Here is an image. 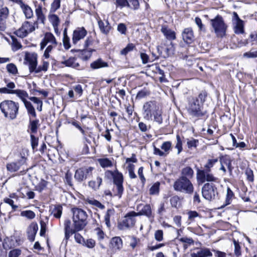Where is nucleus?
<instances>
[{"instance_id": "obj_1", "label": "nucleus", "mask_w": 257, "mask_h": 257, "mask_svg": "<svg viewBox=\"0 0 257 257\" xmlns=\"http://www.w3.org/2000/svg\"><path fill=\"white\" fill-rule=\"evenodd\" d=\"M142 112L144 118L146 120H150L154 117V121L159 124L162 123V112L156 101L149 100L145 102Z\"/></svg>"}, {"instance_id": "obj_2", "label": "nucleus", "mask_w": 257, "mask_h": 257, "mask_svg": "<svg viewBox=\"0 0 257 257\" xmlns=\"http://www.w3.org/2000/svg\"><path fill=\"white\" fill-rule=\"evenodd\" d=\"M73 214V226L77 230H82L87 224V213L82 209L74 207L71 209Z\"/></svg>"}, {"instance_id": "obj_3", "label": "nucleus", "mask_w": 257, "mask_h": 257, "mask_svg": "<svg viewBox=\"0 0 257 257\" xmlns=\"http://www.w3.org/2000/svg\"><path fill=\"white\" fill-rule=\"evenodd\" d=\"M106 174H110L112 177L113 187V192L114 196H117L118 198H120L124 191L123 186V176L121 172H119L117 169L114 171H107Z\"/></svg>"}, {"instance_id": "obj_4", "label": "nucleus", "mask_w": 257, "mask_h": 257, "mask_svg": "<svg viewBox=\"0 0 257 257\" xmlns=\"http://www.w3.org/2000/svg\"><path fill=\"white\" fill-rule=\"evenodd\" d=\"M19 105L12 100H4L0 103V109L6 117L11 119L16 118L18 113Z\"/></svg>"}, {"instance_id": "obj_5", "label": "nucleus", "mask_w": 257, "mask_h": 257, "mask_svg": "<svg viewBox=\"0 0 257 257\" xmlns=\"http://www.w3.org/2000/svg\"><path fill=\"white\" fill-rule=\"evenodd\" d=\"M174 189L176 191L192 194L194 191V186L191 181L184 177H179L173 185Z\"/></svg>"}, {"instance_id": "obj_6", "label": "nucleus", "mask_w": 257, "mask_h": 257, "mask_svg": "<svg viewBox=\"0 0 257 257\" xmlns=\"http://www.w3.org/2000/svg\"><path fill=\"white\" fill-rule=\"evenodd\" d=\"M210 22L217 37L222 38L225 36L227 26L221 16H216L214 19L210 20Z\"/></svg>"}, {"instance_id": "obj_7", "label": "nucleus", "mask_w": 257, "mask_h": 257, "mask_svg": "<svg viewBox=\"0 0 257 257\" xmlns=\"http://www.w3.org/2000/svg\"><path fill=\"white\" fill-rule=\"evenodd\" d=\"M188 113L192 117L200 118L204 116L205 112L203 110V105L200 104L198 99L191 100L187 107Z\"/></svg>"}, {"instance_id": "obj_8", "label": "nucleus", "mask_w": 257, "mask_h": 257, "mask_svg": "<svg viewBox=\"0 0 257 257\" xmlns=\"http://www.w3.org/2000/svg\"><path fill=\"white\" fill-rule=\"evenodd\" d=\"M27 158L25 157H22L21 159L16 162H13L8 163L6 166L7 169L8 171L13 173L18 171L20 169H22L21 172H26L28 171V168L27 164Z\"/></svg>"}, {"instance_id": "obj_9", "label": "nucleus", "mask_w": 257, "mask_h": 257, "mask_svg": "<svg viewBox=\"0 0 257 257\" xmlns=\"http://www.w3.org/2000/svg\"><path fill=\"white\" fill-rule=\"evenodd\" d=\"M202 194L206 200H215L218 195L217 187L212 183H205L202 188Z\"/></svg>"}, {"instance_id": "obj_10", "label": "nucleus", "mask_w": 257, "mask_h": 257, "mask_svg": "<svg viewBox=\"0 0 257 257\" xmlns=\"http://www.w3.org/2000/svg\"><path fill=\"white\" fill-rule=\"evenodd\" d=\"M38 28V26L35 24V22L32 23L26 21L22 24L21 27L16 31V34L20 38H24Z\"/></svg>"}, {"instance_id": "obj_11", "label": "nucleus", "mask_w": 257, "mask_h": 257, "mask_svg": "<svg viewBox=\"0 0 257 257\" xmlns=\"http://www.w3.org/2000/svg\"><path fill=\"white\" fill-rule=\"evenodd\" d=\"M137 216V213L131 211L127 213L122 220L118 224L119 229L124 230L133 227L136 223L135 217Z\"/></svg>"}, {"instance_id": "obj_12", "label": "nucleus", "mask_w": 257, "mask_h": 257, "mask_svg": "<svg viewBox=\"0 0 257 257\" xmlns=\"http://www.w3.org/2000/svg\"><path fill=\"white\" fill-rule=\"evenodd\" d=\"M38 55L36 53L26 52L24 58V63L29 66V71L35 72L38 65Z\"/></svg>"}, {"instance_id": "obj_13", "label": "nucleus", "mask_w": 257, "mask_h": 257, "mask_svg": "<svg viewBox=\"0 0 257 257\" xmlns=\"http://www.w3.org/2000/svg\"><path fill=\"white\" fill-rule=\"evenodd\" d=\"M94 168L92 167H85L78 169L74 174L75 179L78 182H81L92 175Z\"/></svg>"}, {"instance_id": "obj_14", "label": "nucleus", "mask_w": 257, "mask_h": 257, "mask_svg": "<svg viewBox=\"0 0 257 257\" xmlns=\"http://www.w3.org/2000/svg\"><path fill=\"white\" fill-rule=\"evenodd\" d=\"M197 179L200 183H203L205 181L218 182V178L215 177L210 172L204 170H198L197 172Z\"/></svg>"}, {"instance_id": "obj_15", "label": "nucleus", "mask_w": 257, "mask_h": 257, "mask_svg": "<svg viewBox=\"0 0 257 257\" xmlns=\"http://www.w3.org/2000/svg\"><path fill=\"white\" fill-rule=\"evenodd\" d=\"M47 45H57V42L54 36L49 32L45 34L40 43L41 49L43 50Z\"/></svg>"}, {"instance_id": "obj_16", "label": "nucleus", "mask_w": 257, "mask_h": 257, "mask_svg": "<svg viewBox=\"0 0 257 257\" xmlns=\"http://www.w3.org/2000/svg\"><path fill=\"white\" fill-rule=\"evenodd\" d=\"M87 32L83 27L76 28L73 33L72 43L76 45L78 42L83 39L87 35Z\"/></svg>"}, {"instance_id": "obj_17", "label": "nucleus", "mask_w": 257, "mask_h": 257, "mask_svg": "<svg viewBox=\"0 0 257 257\" xmlns=\"http://www.w3.org/2000/svg\"><path fill=\"white\" fill-rule=\"evenodd\" d=\"M60 64L63 65V66L71 67L77 69H81L79 63L77 62L75 57H71L66 60L60 61Z\"/></svg>"}, {"instance_id": "obj_18", "label": "nucleus", "mask_w": 257, "mask_h": 257, "mask_svg": "<svg viewBox=\"0 0 257 257\" xmlns=\"http://www.w3.org/2000/svg\"><path fill=\"white\" fill-rule=\"evenodd\" d=\"M38 229V226L37 223L32 222L27 228V235L29 240L30 241H34L35 238L36 234Z\"/></svg>"}, {"instance_id": "obj_19", "label": "nucleus", "mask_w": 257, "mask_h": 257, "mask_svg": "<svg viewBox=\"0 0 257 257\" xmlns=\"http://www.w3.org/2000/svg\"><path fill=\"white\" fill-rule=\"evenodd\" d=\"M221 166L226 167L229 172L230 175H232L233 167L231 165V160L229 156L225 155L222 156L219 159Z\"/></svg>"}, {"instance_id": "obj_20", "label": "nucleus", "mask_w": 257, "mask_h": 257, "mask_svg": "<svg viewBox=\"0 0 257 257\" xmlns=\"http://www.w3.org/2000/svg\"><path fill=\"white\" fill-rule=\"evenodd\" d=\"M183 40L186 43L190 44L194 40V34L191 28H185L182 33Z\"/></svg>"}, {"instance_id": "obj_21", "label": "nucleus", "mask_w": 257, "mask_h": 257, "mask_svg": "<svg viewBox=\"0 0 257 257\" xmlns=\"http://www.w3.org/2000/svg\"><path fill=\"white\" fill-rule=\"evenodd\" d=\"M18 4L27 19H30L33 17L34 14L33 10L28 5L24 4L21 0L19 1Z\"/></svg>"}, {"instance_id": "obj_22", "label": "nucleus", "mask_w": 257, "mask_h": 257, "mask_svg": "<svg viewBox=\"0 0 257 257\" xmlns=\"http://www.w3.org/2000/svg\"><path fill=\"white\" fill-rule=\"evenodd\" d=\"M109 65L108 63L104 61L101 58H98L93 61L90 65V67L92 69L95 70L103 68L108 67Z\"/></svg>"}, {"instance_id": "obj_23", "label": "nucleus", "mask_w": 257, "mask_h": 257, "mask_svg": "<svg viewBox=\"0 0 257 257\" xmlns=\"http://www.w3.org/2000/svg\"><path fill=\"white\" fill-rule=\"evenodd\" d=\"M212 253L210 249L207 248H202L191 254V257H210Z\"/></svg>"}, {"instance_id": "obj_24", "label": "nucleus", "mask_w": 257, "mask_h": 257, "mask_svg": "<svg viewBox=\"0 0 257 257\" xmlns=\"http://www.w3.org/2000/svg\"><path fill=\"white\" fill-rule=\"evenodd\" d=\"M36 16L37 17V20L35 21V24L38 25L39 23L44 24L46 20V18L43 14L42 8L41 6H39L35 10Z\"/></svg>"}, {"instance_id": "obj_25", "label": "nucleus", "mask_w": 257, "mask_h": 257, "mask_svg": "<svg viewBox=\"0 0 257 257\" xmlns=\"http://www.w3.org/2000/svg\"><path fill=\"white\" fill-rule=\"evenodd\" d=\"M16 85L13 82H9L7 83L6 87L0 88V93L4 94H13L16 89Z\"/></svg>"}, {"instance_id": "obj_26", "label": "nucleus", "mask_w": 257, "mask_h": 257, "mask_svg": "<svg viewBox=\"0 0 257 257\" xmlns=\"http://www.w3.org/2000/svg\"><path fill=\"white\" fill-rule=\"evenodd\" d=\"M102 182V179L98 176L95 179L92 180L88 182V185L94 191H96L99 189V187L101 185Z\"/></svg>"}, {"instance_id": "obj_27", "label": "nucleus", "mask_w": 257, "mask_h": 257, "mask_svg": "<svg viewBox=\"0 0 257 257\" xmlns=\"http://www.w3.org/2000/svg\"><path fill=\"white\" fill-rule=\"evenodd\" d=\"M98 24L100 31L102 33L107 34L109 32L111 29V26L107 21L103 22L99 20L98 21Z\"/></svg>"}, {"instance_id": "obj_28", "label": "nucleus", "mask_w": 257, "mask_h": 257, "mask_svg": "<svg viewBox=\"0 0 257 257\" xmlns=\"http://www.w3.org/2000/svg\"><path fill=\"white\" fill-rule=\"evenodd\" d=\"M161 32L168 40H173L176 39V34L175 32L165 26L162 27Z\"/></svg>"}, {"instance_id": "obj_29", "label": "nucleus", "mask_w": 257, "mask_h": 257, "mask_svg": "<svg viewBox=\"0 0 257 257\" xmlns=\"http://www.w3.org/2000/svg\"><path fill=\"white\" fill-rule=\"evenodd\" d=\"M181 175L180 177H184L190 180L193 177L194 171L191 167H186L182 169Z\"/></svg>"}, {"instance_id": "obj_30", "label": "nucleus", "mask_w": 257, "mask_h": 257, "mask_svg": "<svg viewBox=\"0 0 257 257\" xmlns=\"http://www.w3.org/2000/svg\"><path fill=\"white\" fill-rule=\"evenodd\" d=\"M234 32L235 34H240L244 33V25L242 20L233 22Z\"/></svg>"}, {"instance_id": "obj_31", "label": "nucleus", "mask_w": 257, "mask_h": 257, "mask_svg": "<svg viewBox=\"0 0 257 257\" xmlns=\"http://www.w3.org/2000/svg\"><path fill=\"white\" fill-rule=\"evenodd\" d=\"M137 216L145 215L148 217L152 216V209L150 204L144 205L141 210L138 213H137Z\"/></svg>"}, {"instance_id": "obj_32", "label": "nucleus", "mask_w": 257, "mask_h": 257, "mask_svg": "<svg viewBox=\"0 0 257 257\" xmlns=\"http://www.w3.org/2000/svg\"><path fill=\"white\" fill-rule=\"evenodd\" d=\"M110 243L114 250H119L122 246V241L119 237H113Z\"/></svg>"}, {"instance_id": "obj_33", "label": "nucleus", "mask_w": 257, "mask_h": 257, "mask_svg": "<svg viewBox=\"0 0 257 257\" xmlns=\"http://www.w3.org/2000/svg\"><path fill=\"white\" fill-rule=\"evenodd\" d=\"M39 121L38 119L30 121L28 131L30 132V134H35L37 132V130L39 126Z\"/></svg>"}, {"instance_id": "obj_34", "label": "nucleus", "mask_w": 257, "mask_h": 257, "mask_svg": "<svg viewBox=\"0 0 257 257\" xmlns=\"http://www.w3.org/2000/svg\"><path fill=\"white\" fill-rule=\"evenodd\" d=\"M13 94H16L22 100L24 103L27 101L26 99L28 97L29 95L26 91L22 89H16Z\"/></svg>"}, {"instance_id": "obj_35", "label": "nucleus", "mask_w": 257, "mask_h": 257, "mask_svg": "<svg viewBox=\"0 0 257 257\" xmlns=\"http://www.w3.org/2000/svg\"><path fill=\"white\" fill-rule=\"evenodd\" d=\"M48 18L49 21L52 24L55 30L56 31L60 23L59 17L55 14H51L49 16Z\"/></svg>"}, {"instance_id": "obj_36", "label": "nucleus", "mask_w": 257, "mask_h": 257, "mask_svg": "<svg viewBox=\"0 0 257 257\" xmlns=\"http://www.w3.org/2000/svg\"><path fill=\"white\" fill-rule=\"evenodd\" d=\"M62 213V207L60 205H56L52 209L51 214L57 218H60Z\"/></svg>"}, {"instance_id": "obj_37", "label": "nucleus", "mask_w": 257, "mask_h": 257, "mask_svg": "<svg viewBox=\"0 0 257 257\" xmlns=\"http://www.w3.org/2000/svg\"><path fill=\"white\" fill-rule=\"evenodd\" d=\"M161 148L163 150L165 156L169 154L170 151L172 150V143L170 141L164 142L161 146Z\"/></svg>"}, {"instance_id": "obj_38", "label": "nucleus", "mask_w": 257, "mask_h": 257, "mask_svg": "<svg viewBox=\"0 0 257 257\" xmlns=\"http://www.w3.org/2000/svg\"><path fill=\"white\" fill-rule=\"evenodd\" d=\"M98 162L102 168L110 167L112 166V162L108 158H101L98 160Z\"/></svg>"}, {"instance_id": "obj_39", "label": "nucleus", "mask_w": 257, "mask_h": 257, "mask_svg": "<svg viewBox=\"0 0 257 257\" xmlns=\"http://www.w3.org/2000/svg\"><path fill=\"white\" fill-rule=\"evenodd\" d=\"M160 183L159 182L155 183L149 189V194L152 195H158L159 193Z\"/></svg>"}, {"instance_id": "obj_40", "label": "nucleus", "mask_w": 257, "mask_h": 257, "mask_svg": "<svg viewBox=\"0 0 257 257\" xmlns=\"http://www.w3.org/2000/svg\"><path fill=\"white\" fill-rule=\"evenodd\" d=\"M114 210L113 209H108L105 216H104V220L105 222V224L107 227H110V218L111 216L114 214Z\"/></svg>"}, {"instance_id": "obj_41", "label": "nucleus", "mask_w": 257, "mask_h": 257, "mask_svg": "<svg viewBox=\"0 0 257 257\" xmlns=\"http://www.w3.org/2000/svg\"><path fill=\"white\" fill-rule=\"evenodd\" d=\"M24 104L28 113L31 114L33 117H36V113L35 112V110L31 103L27 101V102H25Z\"/></svg>"}, {"instance_id": "obj_42", "label": "nucleus", "mask_w": 257, "mask_h": 257, "mask_svg": "<svg viewBox=\"0 0 257 257\" xmlns=\"http://www.w3.org/2000/svg\"><path fill=\"white\" fill-rule=\"evenodd\" d=\"M198 143V140L193 138L187 139V146L189 149L196 148Z\"/></svg>"}, {"instance_id": "obj_43", "label": "nucleus", "mask_w": 257, "mask_h": 257, "mask_svg": "<svg viewBox=\"0 0 257 257\" xmlns=\"http://www.w3.org/2000/svg\"><path fill=\"white\" fill-rule=\"evenodd\" d=\"M49 66V63L46 61H43L41 65L37 67L35 73H38L42 71L46 72L47 71Z\"/></svg>"}, {"instance_id": "obj_44", "label": "nucleus", "mask_w": 257, "mask_h": 257, "mask_svg": "<svg viewBox=\"0 0 257 257\" xmlns=\"http://www.w3.org/2000/svg\"><path fill=\"white\" fill-rule=\"evenodd\" d=\"M30 141L32 148L33 151L37 150L38 145L39 138L33 134H30Z\"/></svg>"}, {"instance_id": "obj_45", "label": "nucleus", "mask_w": 257, "mask_h": 257, "mask_svg": "<svg viewBox=\"0 0 257 257\" xmlns=\"http://www.w3.org/2000/svg\"><path fill=\"white\" fill-rule=\"evenodd\" d=\"M233 196L234 194L233 192L229 187H228L227 188V193L225 198V204L223 205L224 206L230 204L231 203Z\"/></svg>"}, {"instance_id": "obj_46", "label": "nucleus", "mask_w": 257, "mask_h": 257, "mask_svg": "<svg viewBox=\"0 0 257 257\" xmlns=\"http://www.w3.org/2000/svg\"><path fill=\"white\" fill-rule=\"evenodd\" d=\"M21 216L25 217L29 219H33L35 217V213L31 210H25L21 212Z\"/></svg>"}, {"instance_id": "obj_47", "label": "nucleus", "mask_w": 257, "mask_h": 257, "mask_svg": "<svg viewBox=\"0 0 257 257\" xmlns=\"http://www.w3.org/2000/svg\"><path fill=\"white\" fill-rule=\"evenodd\" d=\"M218 160L217 159H210L208 160L207 163L204 166L205 170H203L205 171L210 172L211 168L213 167L214 165L217 162Z\"/></svg>"}, {"instance_id": "obj_48", "label": "nucleus", "mask_w": 257, "mask_h": 257, "mask_svg": "<svg viewBox=\"0 0 257 257\" xmlns=\"http://www.w3.org/2000/svg\"><path fill=\"white\" fill-rule=\"evenodd\" d=\"M93 49L83 50L82 51L81 59L83 60H87L89 59L92 55V52L94 51Z\"/></svg>"}, {"instance_id": "obj_49", "label": "nucleus", "mask_w": 257, "mask_h": 257, "mask_svg": "<svg viewBox=\"0 0 257 257\" xmlns=\"http://www.w3.org/2000/svg\"><path fill=\"white\" fill-rule=\"evenodd\" d=\"M207 96V93L205 90L201 91L198 96L195 99H198L200 104L203 105V103L205 101L206 98Z\"/></svg>"}, {"instance_id": "obj_50", "label": "nucleus", "mask_w": 257, "mask_h": 257, "mask_svg": "<svg viewBox=\"0 0 257 257\" xmlns=\"http://www.w3.org/2000/svg\"><path fill=\"white\" fill-rule=\"evenodd\" d=\"M176 144L175 145V148L178 150V154H179L182 151V141L179 135L176 136Z\"/></svg>"}, {"instance_id": "obj_51", "label": "nucleus", "mask_w": 257, "mask_h": 257, "mask_svg": "<svg viewBox=\"0 0 257 257\" xmlns=\"http://www.w3.org/2000/svg\"><path fill=\"white\" fill-rule=\"evenodd\" d=\"M47 185V182L42 180L36 186L35 189L37 191L41 192L45 189Z\"/></svg>"}, {"instance_id": "obj_52", "label": "nucleus", "mask_w": 257, "mask_h": 257, "mask_svg": "<svg viewBox=\"0 0 257 257\" xmlns=\"http://www.w3.org/2000/svg\"><path fill=\"white\" fill-rule=\"evenodd\" d=\"M87 202L89 204L93 205L101 209L104 208V206L99 201L95 199H87Z\"/></svg>"}, {"instance_id": "obj_53", "label": "nucleus", "mask_w": 257, "mask_h": 257, "mask_svg": "<svg viewBox=\"0 0 257 257\" xmlns=\"http://www.w3.org/2000/svg\"><path fill=\"white\" fill-rule=\"evenodd\" d=\"M22 253V251L19 248H14L9 252L8 257H19Z\"/></svg>"}, {"instance_id": "obj_54", "label": "nucleus", "mask_w": 257, "mask_h": 257, "mask_svg": "<svg viewBox=\"0 0 257 257\" xmlns=\"http://www.w3.org/2000/svg\"><path fill=\"white\" fill-rule=\"evenodd\" d=\"M9 15V10L7 7H1L0 8V19L1 20L7 18Z\"/></svg>"}, {"instance_id": "obj_55", "label": "nucleus", "mask_w": 257, "mask_h": 257, "mask_svg": "<svg viewBox=\"0 0 257 257\" xmlns=\"http://www.w3.org/2000/svg\"><path fill=\"white\" fill-rule=\"evenodd\" d=\"M56 46L57 45H49L44 51L43 57L46 59L49 58L50 57V53L52 52L53 48Z\"/></svg>"}, {"instance_id": "obj_56", "label": "nucleus", "mask_w": 257, "mask_h": 257, "mask_svg": "<svg viewBox=\"0 0 257 257\" xmlns=\"http://www.w3.org/2000/svg\"><path fill=\"white\" fill-rule=\"evenodd\" d=\"M61 0H54L51 5V12H55L60 7Z\"/></svg>"}, {"instance_id": "obj_57", "label": "nucleus", "mask_w": 257, "mask_h": 257, "mask_svg": "<svg viewBox=\"0 0 257 257\" xmlns=\"http://www.w3.org/2000/svg\"><path fill=\"white\" fill-rule=\"evenodd\" d=\"M7 69L9 73L13 74H16L18 73V69L16 66L13 63L8 64Z\"/></svg>"}, {"instance_id": "obj_58", "label": "nucleus", "mask_w": 257, "mask_h": 257, "mask_svg": "<svg viewBox=\"0 0 257 257\" xmlns=\"http://www.w3.org/2000/svg\"><path fill=\"white\" fill-rule=\"evenodd\" d=\"M247 180L249 182H253L254 180V176L253 171L250 168H246L245 171Z\"/></svg>"}, {"instance_id": "obj_59", "label": "nucleus", "mask_w": 257, "mask_h": 257, "mask_svg": "<svg viewBox=\"0 0 257 257\" xmlns=\"http://www.w3.org/2000/svg\"><path fill=\"white\" fill-rule=\"evenodd\" d=\"M64 230H75L78 231L73 226V227H71V222L69 219L65 220L64 223Z\"/></svg>"}, {"instance_id": "obj_60", "label": "nucleus", "mask_w": 257, "mask_h": 257, "mask_svg": "<svg viewBox=\"0 0 257 257\" xmlns=\"http://www.w3.org/2000/svg\"><path fill=\"white\" fill-rule=\"evenodd\" d=\"M134 48L135 45L133 44H128L125 48H124L121 51L120 54L121 55H125L129 52L132 51L134 49Z\"/></svg>"}, {"instance_id": "obj_61", "label": "nucleus", "mask_w": 257, "mask_h": 257, "mask_svg": "<svg viewBox=\"0 0 257 257\" xmlns=\"http://www.w3.org/2000/svg\"><path fill=\"white\" fill-rule=\"evenodd\" d=\"M83 244L88 248H92L95 245V241L93 239H88L84 241Z\"/></svg>"}, {"instance_id": "obj_62", "label": "nucleus", "mask_w": 257, "mask_h": 257, "mask_svg": "<svg viewBox=\"0 0 257 257\" xmlns=\"http://www.w3.org/2000/svg\"><path fill=\"white\" fill-rule=\"evenodd\" d=\"M12 47L13 50L16 51L22 48V45L17 39H13Z\"/></svg>"}, {"instance_id": "obj_63", "label": "nucleus", "mask_w": 257, "mask_h": 257, "mask_svg": "<svg viewBox=\"0 0 257 257\" xmlns=\"http://www.w3.org/2000/svg\"><path fill=\"white\" fill-rule=\"evenodd\" d=\"M128 2L131 6L130 8L136 10L140 8L139 0H128Z\"/></svg>"}, {"instance_id": "obj_64", "label": "nucleus", "mask_w": 257, "mask_h": 257, "mask_svg": "<svg viewBox=\"0 0 257 257\" xmlns=\"http://www.w3.org/2000/svg\"><path fill=\"white\" fill-rule=\"evenodd\" d=\"M155 238L158 241L163 240V231L162 230H157L155 232Z\"/></svg>"}]
</instances>
